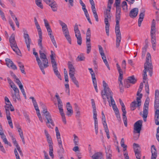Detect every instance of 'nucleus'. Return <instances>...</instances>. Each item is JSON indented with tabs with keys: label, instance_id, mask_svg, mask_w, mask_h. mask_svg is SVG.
Returning a JSON list of instances; mask_svg holds the SVG:
<instances>
[{
	"label": "nucleus",
	"instance_id": "1",
	"mask_svg": "<svg viewBox=\"0 0 159 159\" xmlns=\"http://www.w3.org/2000/svg\"><path fill=\"white\" fill-rule=\"evenodd\" d=\"M116 25L115 30L116 36V40L121 39V35L120 30L119 22L120 19V5L116 6Z\"/></svg>",
	"mask_w": 159,
	"mask_h": 159
},
{
	"label": "nucleus",
	"instance_id": "2",
	"mask_svg": "<svg viewBox=\"0 0 159 159\" xmlns=\"http://www.w3.org/2000/svg\"><path fill=\"white\" fill-rule=\"evenodd\" d=\"M103 86L104 89L101 91V96L102 98L103 99L104 103L105 104L106 102V97L108 102L110 104V101L109 99V97L111 96H113L112 93L108 87L107 84L104 80L103 81Z\"/></svg>",
	"mask_w": 159,
	"mask_h": 159
},
{
	"label": "nucleus",
	"instance_id": "3",
	"mask_svg": "<svg viewBox=\"0 0 159 159\" xmlns=\"http://www.w3.org/2000/svg\"><path fill=\"white\" fill-rule=\"evenodd\" d=\"M48 5L51 7L53 11H56L57 9V5L56 2L54 0H43ZM36 5L41 9L43 8V6L42 3V0H35Z\"/></svg>",
	"mask_w": 159,
	"mask_h": 159
},
{
	"label": "nucleus",
	"instance_id": "4",
	"mask_svg": "<svg viewBox=\"0 0 159 159\" xmlns=\"http://www.w3.org/2000/svg\"><path fill=\"white\" fill-rule=\"evenodd\" d=\"M41 106L42 108L43 109L42 113H43V115L45 116L46 119L47 120L46 122L47 125L48 127L51 128V126L48 124L49 123L51 124L52 126H54V124L52 119L51 115L49 112L47 111V109L45 106L42 103H41Z\"/></svg>",
	"mask_w": 159,
	"mask_h": 159
},
{
	"label": "nucleus",
	"instance_id": "5",
	"mask_svg": "<svg viewBox=\"0 0 159 159\" xmlns=\"http://www.w3.org/2000/svg\"><path fill=\"white\" fill-rule=\"evenodd\" d=\"M104 15L106 31L107 35H109L110 24L108 21L109 20H111V13L110 10L107 9L106 11L104 12Z\"/></svg>",
	"mask_w": 159,
	"mask_h": 159
},
{
	"label": "nucleus",
	"instance_id": "6",
	"mask_svg": "<svg viewBox=\"0 0 159 159\" xmlns=\"http://www.w3.org/2000/svg\"><path fill=\"white\" fill-rule=\"evenodd\" d=\"M143 95L140 94V97H137L136 98V101H134L132 102L130 104V108L131 110H134L137 107H139L141 105V99L142 98Z\"/></svg>",
	"mask_w": 159,
	"mask_h": 159
},
{
	"label": "nucleus",
	"instance_id": "7",
	"mask_svg": "<svg viewBox=\"0 0 159 159\" xmlns=\"http://www.w3.org/2000/svg\"><path fill=\"white\" fill-rule=\"evenodd\" d=\"M142 123L143 120H140L136 122L134 125V133L139 134L137 138L139 136V134L142 126Z\"/></svg>",
	"mask_w": 159,
	"mask_h": 159
},
{
	"label": "nucleus",
	"instance_id": "8",
	"mask_svg": "<svg viewBox=\"0 0 159 159\" xmlns=\"http://www.w3.org/2000/svg\"><path fill=\"white\" fill-rule=\"evenodd\" d=\"M116 66L117 69L119 74V75L118 77V80L120 81L119 86L120 88V90H121L122 89L123 87V84L122 81L123 76V71L118 63H116Z\"/></svg>",
	"mask_w": 159,
	"mask_h": 159
},
{
	"label": "nucleus",
	"instance_id": "9",
	"mask_svg": "<svg viewBox=\"0 0 159 159\" xmlns=\"http://www.w3.org/2000/svg\"><path fill=\"white\" fill-rule=\"evenodd\" d=\"M39 53L40 58L42 61L43 65H44L45 67H47L48 66V61L46 55L42 50H39Z\"/></svg>",
	"mask_w": 159,
	"mask_h": 159
},
{
	"label": "nucleus",
	"instance_id": "10",
	"mask_svg": "<svg viewBox=\"0 0 159 159\" xmlns=\"http://www.w3.org/2000/svg\"><path fill=\"white\" fill-rule=\"evenodd\" d=\"M55 130L56 134V137L58 143L59 147L61 151H62L63 150V148L62 145V143L60 137V134L58 130V127H55Z\"/></svg>",
	"mask_w": 159,
	"mask_h": 159
},
{
	"label": "nucleus",
	"instance_id": "11",
	"mask_svg": "<svg viewBox=\"0 0 159 159\" xmlns=\"http://www.w3.org/2000/svg\"><path fill=\"white\" fill-rule=\"evenodd\" d=\"M43 21L44 23L45 26L47 30L48 35L50 37L51 40H54V37L53 35L52 34V30L48 21L45 19H44Z\"/></svg>",
	"mask_w": 159,
	"mask_h": 159
},
{
	"label": "nucleus",
	"instance_id": "12",
	"mask_svg": "<svg viewBox=\"0 0 159 159\" xmlns=\"http://www.w3.org/2000/svg\"><path fill=\"white\" fill-rule=\"evenodd\" d=\"M11 46L13 49L16 54L18 55H20V52L18 47L17 44L15 40H9Z\"/></svg>",
	"mask_w": 159,
	"mask_h": 159
},
{
	"label": "nucleus",
	"instance_id": "13",
	"mask_svg": "<svg viewBox=\"0 0 159 159\" xmlns=\"http://www.w3.org/2000/svg\"><path fill=\"white\" fill-rule=\"evenodd\" d=\"M148 102L145 101L144 104L143 109V117L144 121H146V118L147 117L148 112Z\"/></svg>",
	"mask_w": 159,
	"mask_h": 159
},
{
	"label": "nucleus",
	"instance_id": "14",
	"mask_svg": "<svg viewBox=\"0 0 159 159\" xmlns=\"http://www.w3.org/2000/svg\"><path fill=\"white\" fill-rule=\"evenodd\" d=\"M74 31L75 36L77 40H81V34L79 29L78 25L77 23L75 24L74 26Z\"/></svg>",
	"mask_w": 159,
	"mask_h": 159
},
{
	"label": "nucleus",
	"instance_id": "15",
	"mask_svg": "<svg viewBox=\"0 0 159 159\" xmlns=\"http://www.w3.org/2000/svg\"><path fill=\"white\" fill-rule=\"evenodd\" d=\"M152 66L151 55L148 52L147 54L146 63L144 64V67L146 66L148 68H151Z\"/></svg>",
	"mask_w": 159,
	"mask_h": 159
},
{
	"label": "nucleus",
	"instance_id": "16",
	"mask_svg": "<svg viewBox=\"0 0 159 159\" xmlns=\"http://www.w3.org/2000/svg\"><path fill=\"white\" fill-rule=\"evenodd\" d=\"M5 61L6 62V64L8 67L11 68L14 70H16L17 69L16 65L14 64L10 59L7 58L5 59Z\"/></svg>",
	"mask_w": 159,
	"mask_h": 159
},
{
	"label": "nucleus",
	"instance_id": "17",
	"mask_svg": "<svg viewBox=\"0 0 159 159\" xmlns=\"http://www.w3.org/2000/svg\"><path fill=\"white\" fill-rule=\"evenodd\" d=\"M11 92L13 100L15 102H16L17 100H19L20 99L19 92H14L12 90H11Z\"/></svg>",
	"mask_w": 159,
	"mask_h": 159
},
{
	"label": "nucleus",
	"instance_id": "18",
	"mask_svg": "<svg viewBox=\"0 0 159 159\" xmlns=\"http://www.w3.org/2000/svg\"><path fill=\"white\" fill-rule=\"evenodd\" d=\"M139 12V9L137 8H134L130 11L129 16L132 18H134L136 17Z\"/></svg>",
	"mask_w": 159,
	"mask_h": 159
},
{
	"label": "nucleus",
	"instance_id": "19",
	"mask_svg": "<svg viewBox=\"0 0 159 159\" xmlns=\"http://www.w3.org/2000/svg\"><path fill=\"white\" fill-rule=\"evenodd\" d=\"M152 156L151 159H156L157 156L156 149L154 145H152L151 147Z\"/></svg>",
	"mask_w": 159,
	"mask_h": 159
},
{
	"label": "nucleus",
	"instance_id": "20",
	"mask_svg": "<svg viewBox=\"0 0 159 159\" xmlns=\"http://www.w3.org/2000/svg\"><path fill=\"white\" fill-rule=\"evenodd\" d=\"M68 67L69 70V74H75V69L73 65L70 61L68 62Z\"/></svg>",
	"mask_w": 159,
	"mask_h": 159
},
{
	"label": "nucleus",
	"instance_id": "21",
	"mask_svg": "<svg viewBox=\"0 0 159 159\" xmlns=\"http://www.w3.org/2000/svg\"><path fill=\"white\" fill-rule=\"evenodd\" d=\"M66 108L67 110V115L68 116H70L73 113V111L72 109V107L69 102L66 103Z\"/></svg>",
	"mask_w": 159,
	"mask_h": 159
},
{
	"label": "nucleus",
	"instance_id": "22",
	"mask_svg": "<svg viewBox=\"0 0 159 159\" xmlns=\"http://www.w3.org/2000/svg\"><path fill=\"white\" fill-rule=\"evenodd\" d=\"M52 65L55 74L59 79H61V76L57 70V63L52 64Z\"/></svg>",
	"mask_w": 159,
	"mask_h": 159
},
{
	"label": "nucleus",
	"instance_id": "23",
	"mask_svg": "<svg viewBox=\"0 0 159 159\" xmlns=\"http://www.w3.org/2000/svg\"><path fill=\"white\" fill-rule=\"evenodd\" d=\"M44 133L46 137L48 143L49 144V145H52L53 143L52 138L49 134L48 131L46 129L44 130Z\"/></svg>",
	"mask_w": 159,
	"mask_h": 159
},
{
	"label": "nucleus",
	"instance_id": "24",
	"mask_svg": "<svg viewBox=\"0 0 159 159\" xmlns=\"http://www.w3.org/2000/svg\"><path fill=\"white\" fill-rule=\"evenodd\" d=\"M145 11H143L142 12H141L139 15V18L138 21V26L140 27L141 25V24L142 21L143 20V19L144 16Z\"/></svg>",
	"mask_w": 159,
	"mask_h": 159
},
{
	"label": "nucleus",
	"instance_id": "25",
	"mask_svg": "<svg viewBox=\"0 0 159 159\" xmlns=\"http://www.w3.org/2000/svg\"><path fill=\"white\" fill-rule=\"evenodd\" d=\"M102 155L101 152H97L95 153L91 157L93 159H102Z\"/></svg>",
	"mask_w": 159,
	"mask_h": 159
},
{
	"label": "nucleus",
	"instance_id": "26",
	"mask_svg": "<svg viewBox=\"0 0 159 159\" xmlns=\"http://www.w3.org/2000/svg\"><path fill=\"white\" fill-rule=\"evenodd\" d=\"M55 97L56 98L58 104V109L63 108V104L58 93H56Z\"/></svg>",
	"mask_w": 159,
	"mask_h": 159
},
{
	"label": "nucleus",
	"instance_id": "27",
	"mask_svg": "<svg viewBox=\"0 0 159 159\" xmlns=\"http://www.w3.org/2000/svg\"><path fill=\"white\" fill-rule=\"evenodd\" d=\"M144 69L143 70V82L145 83L146 81L147 82V70H149L148 68L146 66L145 67H144Z\"/></svg>",
	"mask_w": 159,
	"mask_h": 159
},
{
	"label": "nucleus",
	"instance_id": "28",
	"mask_svg": "<svg viewBox=\"0 0 159 159\" xmlns=\"http://www.w3.org/2000/svg\"><path fill=\"white\" fill-rule=\"evenodd\" d=\"M36 28L37 30L39 39V40H42V32L40 27L39 24L35 25Z\"/></svg>",
	"mask_w": 159,
	"mask_h": 159
},
{
	"label": "nucleus",
	"instance_id": "29",
	"mask_svg": "<svg viewBox=\"0 0 159 159\" xmlns=\"http://www.w3.org/2000/svg\"><path fill=\"white\" fill-rule=\"evenodd\" d=\"M155 122L156 125H159V110H156L155 114Z\"/></svg>",
	"mask_w": 159,
	"mask_h": 159
},
{
	"label": "nucleus",
	"instance_id": "30",
	"mask_svg": "<svg viewBox=\"0 0 159 159\" xmlns=\"http://www.w3.org/2000/svg\"><path fill=\"white\" fill-rule=\"evenodd\" d=\"M98 47L99 53L101 55L103 60H104V59H106V57L104 53L102 48L100 45H98Z\"/></svg>",
	"mask_w": 159,
	"mask_h": 159
},
{
	"label": "nucleus",
	"instance_id": "31",
	"mask_svg": "<svg viewBox=\"0 0 159 159\" xmlns=\"http://www.w3.org/2000/svg\"><path fill=\"white\" fill-rule=\"evenodd\" d=\"M10 106H11V104H7V106H5V108L6 111V117H10V113L9 110Z\"/></svg>",
	"mask_w": 159,
	"mask_h": 159
},
{
	"label": "nucleus",
	"instance_id": "32",
	"mask_svg": "<svg viewBox=\"0 0 159 159\" xmlns=\"http://www.w3.org/2000/svg\"><path fill=\"white\" fill-rule=\"evenodd\" d=\"M90 40H86V45L87 47V53L89 54L91 50V45Z\"/></svg>",
	"mask_w": 159,
	"mask_h": 159
},
{
	"label": "nucleus",
	"instance_id": "33",
	"mask_svg": "<svg viewBox=\"0 0 159 159\" xmlns=\"http://www.w3.org/2000/svg\"><path fill=\"white\" fill-rule=\"evenodd\" d=\"M59 110L60 113V114L61 116L62 119V120L63 122L65 124H66V120L65 117V115L64 113L63 112V108L59 109Z\"/></svg>",
	"mask_w": 159,
	"mask_h": 159
},
{
	"label": "nucleus",
	"instance_id": "34",
	"mask_svg": "<svg viewBox=\"0 0 159 159\" xmlns=\"http://www.w3.org/2000/svg\"><path fill=\"white\" fill-rule=\"evenodd\" d=\"M62 31L64 36L67 40H70V37L69 34V33L68 29L64 30Z\"/></svg>",
	"mask_w": 159,
	"mask_h": 159
},
{
	"label": "nucleus",
	"instance_id": "35",
	"mask_svg": "<svg viewBox=\"0 0 159 159\" xmlns=\"http://www.w3.org/2000/svg\"><path fill=\"white\" fill-rule=\"evenodd\" d=\"M126 80H128L129 83L132 84H134L136 81V80L134 75L129 77Z\"/></svg>",
	"mask_w": 159,
	"mask_h": 159
},
{
	"label": "nucleus",
	"instance_id": "36",
	"mask_svg": "<svg viewBox=\"0 0 159 159\" xmlns=\"http://www.w3.org/2000/svg\"><path fill=\"white\" fill-rule=\"evenodd\" d=\"M134 151L135 153L140 152L139 145L135 143L133 144Z\"/></svg>",
	"mask_w": 159,
	"mask_h": 159
},
{
	"label": "nucleus",
	"instance_id": "37",
	"mask_svg": "<svg viewBox=\"0 0 159 159\" xmlns=\"http://www.w3.org/2000/svg\"><path fill=\"white\" fill-rule=\"evenodd\" d=\"M58 21L59 24L62 27V31L68 29L67 25L65 23L61 20H59Z\"/></svg>",
	"mask_w": 159,
	"mask_h": 159
},
{
	"label": "nucleus",
	"instance_id": "38",
	"mask_svg": "<svg viewBox=\"0 0 159 159\" xmlns=\"http://www.w3.org/2000/svg\"><path fill=\"white\" fill-rule=\"evenodd\" d=\"M51 54L50 55V58L51 60V63L52 64L56 63V61L55 60L54 57L55 56V54L53 51H51Z\"/></svg>",
	"mask_w": 159,
	"mask_h": 159
},
{
	"label": "nucleus",
	"instance_id": "39",
	"mask_svg": "<svg viewBox=\"0 0 159 159\" xmlns=\"http://www.w3.org/2000/svg\"><path fill=\"white\" fill-rule=\"evenodd\" d=\"M18 64L21 72L24 74H25L26 72L25 71V68L24 65L21 62H18Z\"/></svg>",
	"mask_w": 159,
	"mask_h": 159
},
{
	"label": "nucleus",
	"instance_id": "40",
	"mask_svg": "<svg viewBox=\"0 0 159 159\" xmlns=\"http://www.w3.org/2000/svg\"><path fill=\"white\" fill-rule=\"evenodd\" d=\"M108 151L106 152V158L107 159H111V157L112 156L111 154V151H110V147L107 148Z\"/></svg>",
	"mask_w": 159,
	"mask_h": 159
},
{
	"label": "nucleus",
	"instance_id": "41",
	"mask_svg": "<svg viewBox=\"0 0 159 159\" xmlns=\"http://www.w3.org/2000/svg\"><path fill=\"white\" fill-rule=\"evenodd\" d=\"M33 53L34 55L36 58V61L37 63H39L41 61L40 60V59L39 57H38V54L37 52H35V50L34 48L33 49Z\"/></svg>",
	"mask_w": 159,
	"mask_h": 159
},
{
	"label": "nucleus",
	"instance_id": "42",
	"mask_svg": "<svg viewBox=\"0 0 159 159\" xmlns=\"http://www.w3.org/2000/svg\"><path fill=\"white\" fill-rule=\"evenodd\" d=\"M38 64L43 73V74H45V72L44 70V69L46 68V67H45L44 65H43L41 61L39 63H38Z\"/></svg>",
	"mask_w": 159,
	"mask_h": 159
},
{
	"label": "nucleus",
	"instance_id": "43",
	"mask_svg": "<svg viewBox=\"0 0 159 159\" xmlns=\"http://www.w3.org/2000/svg\"><path fill=\"white\" fill-rule=\"evenodd\" d=\"M49 155L52 157V158H53L54 157V155L53 153V148L52 145H49Z\"/></svg>",
	"mask_w": 159,
	"mask_h": 159
},
{
	"label": "nucleus",
	"instance_id": "44",
	"mask_svg": "<svg viewBox=\"0 0 159 159\" xmlns=\"http://www.w3.org/2000/svg\"><path fill=\"white\" fill-rule=\"evenodd\" d=\"M120 144L121 146L124 149L123 151H125L126 150V148H127V145H125V141L124 138H122L121 139V141H120Z\"/></svg>",
	"mask_w": 159,
	"mask_h": 159
},
{
	"label": "nucleus",
	"instance_id": "45",
	"mask_svg": "<svg viewBox=\"0 0 159 159\" xmlns=\"http://www.w3.org/2000/svg\"><path fill=\"white\" fill-rule=\"evenodd\" d=\"M24 37L25 40H30V38L29 34H27V32L26 30L24 29L23 30Z\"/></svg>",
	"mask_w": 159,
	"mask_h": 159
},
{
	"label": "nucleus",
	"instance_id": "46",
	"mask_svg": "<svg viewBox=\"0 0 159 159\" xmlns=\"http://www.w3.org/2000/svg\"><path fill=\"white\" fill-rule=\"evenodd\" d=\"M85 59V57L83 54H81L79 55L77 58V60L78 61H84Z\"/></svg>",
	"mask_w": 159,
	"mask_h": 159
},
{
	"label": "nucleus",
	"instance_id": "47",
	"mask_svg": "<svg viewBox=\"0 0 159 159\" xmlns=\"http://www.w3.org/2000/svg\"><path fill=\"white\" fill-rule=\"evenodd\" d=\"M126 114H122L123 116V120L124 121V123L125 125L127 127V118L126 116Z\"/></svg>",
	"mask_w": 159,
	"mask_h": 159
},
{
	"label": "nucleus",
	"instance_id": "48",
	"mask_svg": "<svg viewBox=\"0 0 159 159\" xmlns=\"http://www.w3.org/2000/svg\"><path fill=\"white\" fill-rule=\"evenodd\" d=\"M91 31L89 28L87 30L86 33V40H90Z\"/></svg>",
	"mask_w": 159,
	"mask_h": 159
},
{
	"label": "nucleus",
	"instance_id": "49",
	"mask_svg": "<svg viewBox=\"0 0 159 159\" xmlns=\"http://www.w3.org/2000/svg\"><path fill=\"white\" fill-rule=\"evenodd\" d=\"M8 123L9 125V126H10L11 128L12 129L13 127V124L12 123V120L11 118V117H7Z\"/></svg>",
	"mask_w": 159,
	"mask_h": 159
},
{
	"label": "nucleus",
	"instance_id": "50",
	"mask_svg": "<svg viewBox=\"0 0 159 159\" xmlns=\"http://www.w3.org/2000/svg\"><path fill=\"white\" fill-rule=\"evenodd\" d=\"M159 106V100H155L154 101V108L156 110L157 109H158L157 108H158Z\"/></svg>",
	"mask_w": 159,
	"mask_h": 159
},
{
	"label": "nucleus",
	"instance_id": "51",
	"mask_svg": "<svg viewBox=\"0 0 159 159\" xmlns=\"http://www.w3.org/2000/svg\"><path fill=\"white\" fill-rule=\"evenodd\" d=\"M74 142L75 145H78L79 139L78 137L75 134L74 135Z\"/></svg>",
	"mask_w": 159,
	"mask_h": 159
},
{
	"label": "nucleus",
	"instance_id": "52",
	"mask_svg": "<svg viewBox=\"0 0 159 159\" xmlns=\"http://www.w3.org/2000/svg\"><path fill=\"white\" fill-rule=\"evenodd\" d=\"M28 50L30 51V44H31V40H25Z\"/></svg>",
	"mask_w": 159,
	"mask_h": 159
},
{
	"label": "nucleus",
	"instance_id": "53",
	"mask_svg": "<svg viewBox=\"0 0 159 159\" xmlns=\"http://www.w3.org/2000/svg\"><path fill=\"white\" fill-rule=\"evenodd\" d=\"M145 88L146 92L148 94H149V86L147 81V82L145 84Z\"/></svg>",
	"mask_w": 159,
	"mask_h": 159
},
{
	"label": "nucleus",
	"instance_id": "54",
	"mask_svg": "<svg viewBox=\"0 0 159 159\" xmlns=\"http://www.w3.org/2000/svg\"><path fill=\"white\" fill-rule=\"evenodd\" d=\"M152 48L154 51L156 50V40H151Z\"/></svg>",
	"mask_w": 159,
	"mask_h": 159
},
{
	"label": "nucleus",
	"instance_id": "55",
	"mask_svg": "<svg viewBox=\"0 0 159 159\" xmlns=\"http://www.w3.org/2000/svg\"><path fill=\"white\" fill-rule=\"evenodd\" d=\"M159 100V91L158 89L155 90V100Z\"/></svg>",
	"mask_w": 159,
	"mask_h": 159
},
{
	"label": "nucleus",
	"instance_id": "56",
	"mask_svg": "<svg viewBox=\"0 0 159 159\" xmlns=\"http://www.w3.org/2000/svg\"><path fill=\"white\" fill-rule=\"evenodd\" d=\"M156 22L154 20H153L151 25V30H155Z\"/></svg>",
	"mask_w": 159,
	"mask_h": 159
},
{
	"label": "nucleus",
	"instance_id": "57",
	"mask_svg": "<svg viewBox=\"0 0 159 159\" xmlns=\"http://www.w3.org/2000/svg\"><path fill=\"white\" fill-rule=\"evenodd\" d=\"M11 87L13 89V90H14V92H19V89L15 85V84H13L12 85H11Z\"/></svg>",
	"mask_w": 159,
	"mask_h": 159
},
{
	"label": "nucleus",
	"instance_id": "58",
	"mask_svg": "<svg viewBox=\"0 0 159 159\" xmlns=\"http://www.w3.org/2000/svg\"><path fill=\"white\" fill-rule=\"evenodd\" d=\"M151 36L152 39H155V30H151Z\"/></svg>",
	"mask_w": 159,
	"mask_h": 159
},
{
	"label": "nucleus",
	"instance_id": "59",
	"mask_svg": "<svg viewBox=\"0 0 159 159\" xmlns=\"http://www.w3.org/2000/svg\"><path fill=\"white\" fill-rule=\"evenodd\" d=\"M124 83V85L125 87L128 88L130 86V83H129L128 80H125Z\"/></svg>",
	"mask_w": 159,
	"mask_h": 159
},
{
	"label": "nucleus",
	"instance_id": "60",
	"mask_svg": "<svg viewBox=\"0 0 159 159\" xmlns=\"http://www.w3.org/2000/svg\"><path fill=\"white\" fill-rule=\"evenodd\" d=\"M88 70H89V72L90 74H91L92 77H93L94 76H95V74L94 73V72L93 70L91 68H89L88 69Z\"/></svg>",
	"mask_w": 159,
	"mask_h": 159
},
{
	"label": "nucleus",
	"instance_id": "61",
	"mask_svg": "<svg viewBox=\"0 0 159 159\" xmlns=\"http://www.w3.org/2000/svg\"><path fill=\"white\" fill-rule=\"evenodd\" d=\"M92 104L93 108V110H96V107L94 101L93 99H91Z\"/></svg>",
	"mask_w": 159,
	"mask_h": 159
},
{
	"label": "nucleus",
	"instance_id": "62",
	"mask_svg": "<svg viewBox=\"0 0 159 159\" xmlns=\"http://www.w3.org/2000/svg\"><path fill=\"white\" fill-rule=\"evenodd\" d=\"M14 152L15 156L16 157V159H20L19 155V154L17 151L16 149L15 148L14 150Z\"/></svg>",
	"mask_w": 159,
	"mask_h": 159
},
{
	"label": "nucleus",
	"instance_id": "63",
	"mask_svg": "<svg viewBox=\"0 0 159 159\" xmlns=\"http://www.w3.org/2000/svg\"><path fill=\"white\" fill-rule=\"evenodd\" d=\"M112 96H111V97H109V98L110 99L111 105H112V106L116 105L115 102L113 99Z\"/></svg>",
	"mask_w": 159,
	"mask_h": 159
},
{
	"label": "nucleus",
	"instance_id": "64",
	"mask_svg": "<svg viewBox=\"0 0 159 159\" xmlns=\"http://www.w3.org/2000/svg\"><path fill=\"white\" fill-rule=\"evenodd\" d=\"M121 66L122 68L125 69L126 67V62L125 60H124L123 61L121 64Z\"/></svg>",
	"mask_w": 159,
	"mask_h": 159
}]
</instances>
